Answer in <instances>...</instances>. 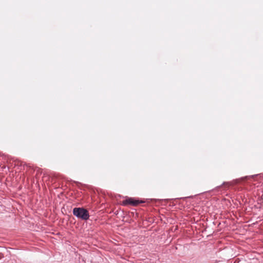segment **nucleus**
<instances>
[{"label":"nucleus","mask_w":263,"mask_h":263,"mask_svg":"<svg viewBox=\"0 0 263 263\" xmlns=\"http://www.w3.org/2000/svg\"><path fill=\"white\" fill-rule=\"evenodd\" d=\"M73 214L78 218L87 220L89 218L88 211L83 208H74L72 211Z\"/></svg>","instance_id":"nucleus-1"},{"label":"nucleus","mask_w":263,"mask_h":263,"mask_svg":"<svg viewBox=\"0 0 263 263\" xmlns=\"http://www.w3.org/2000/svg\"><path fill=\"white\" fill-rule=\"evenodd\" d=\"M258 176V175H252V176H246L245 177H242L240 179H237L234 180L232 182H223L221 185H228V186L232 185L234 184L238 183L240 180H243L249 178L256 177H257Z\"/></svg>","instance_id":"nucleus-2"},{"label":"nucleus","mask_w":263,"mask_h":263,"mask_svg":"<svg viewBox=\"0 0 263 263\" xmlns=\"http://www.w3.org/2000/svg\"><path fill=\"white\" fill-rule=\"evenodd\" d=\"M144 202L142 201H139L135 200L133 198H128L124 200L122 202V204L123 205H126L127 204L132 205L133 206H136L138 205L140 203H143Z\"/></svg>","instance_id":"nucleus-3"},{"label":"nucleus","mask_w":263,"mask_h":263,"mask_svg":"<svg viewBox=\"0 0 263 263\" xmlns=\"http://www.w3.org/2000/svg\"><path fill=\"white\" fill-rule=\"evenodd\" d=\"M220 186H217V188H219V187H220Z\"/></svg>","instance_id":"nucleus-4"}]
</instances>
